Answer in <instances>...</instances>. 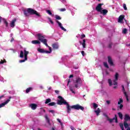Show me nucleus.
<instances>
[{"label": "nucleus", "mask_w": 130, "mask_h": 130, "mask_svg": "<svg viewBox=\"0 0 130 130\" xmlns=\"http://www.w3.org/2000/svg\"><path fill=\"white\" fill-rule=\"evenodd\" d=\"M82 45L83 48H86V40H83V43H82Z\"/></svg>", "instance_id": "obj_20"}, {"label": "nucleus", "mask_w": 130, "mask_h": 130, "mask_svg": "<svg viewBox=\"0 0 130 130\" xmlns=\"http://www.w3.org/2000/svg\"><path fill=\"white\" fill-rule=\"evenodd\" d=\"M126 32H127V29L126 28H124L123 30H122V33L123 34H126Z\"/></svg>", "instance_id": "obj_39"}, {"label": "nucleus", "mask_w": 130, "mask_h": 130, "mask_svg": "<svg viewBox=\"0 0 130 130\" xmlns=\"http://www.w3.org/2000/svg\"><path fill=\"white\" fill-rule=\"evenodd\" d=\"M49 111L51 112V113H52L53 114H54L55 112L54 110H49Z\"/></svg>", "instance_id": "obj_51"}, {"label": "nucleus", "mask_w": 130, "mask_h": 130, "mask_svg": "<svg viewBox=\"0 0 130 130\" xmlns=\"http://www.w3.org/2000/svg\"><path fill=\"white\" fill-rule=\"evenodd\" d=\"M104 116H105L106 117H108V116L107 115V114H104Z\"/></svg>", "instance_id": "obj_60"}, {"label": "nucleus", "mask_w": 130, "mask_h": 130, "mask_svg": "<svg viewBox=\"0 0 130 130\" xmlns=\"http://www.w3.org/2000/svg\"><path fill=\"white\" fill-rule=\"evenodd\" d=\"M108 62L109 64L111 66V67H113L114 66V63H113V61H112V59L110 56L108 57Z\"/></svg>", "instance_id": "obj_7"}, {"label": "nucleus", "mask_w": 130, "mask_h": 130, "mask_svg": "<svg viewBox=\"0 0 130 130\" xmlns=\"http://www.w3.org/2000/svg\"><path fill=\"white\" fill-rule=\"evenodd\" d=\"M114 118H115L116 123L118 122V121L117 120V115H115V117Z\"/></svg>", "instance_id": "obj_42"}, {"label": "nucleus", "mask_w": 130, "mask_h": 130, "mask_svg": "<svg viewBox=\"0 0 130 130\" xmlns=\"http://www.w3.org/2000/svg\"><path fill=\"white\" fill-rule=\"evenodd\" d=\"M119 76L118 73H116L115 75V80H116V81H118Z\"/></svg>", "instance_id": "obj_22"}, {"label": "nucleus", "mask_w": 130, "mask_h": 130, "mask_svg": "<svg viewBox=\"0 0 130 130\" xmlns=\"http://www.w3.org/2000/svg\"><path fill=\"white\" fill-rule=\"evenodd\" d=\"M123 8L125 11L127 10V8L126 7V5L125 4H123Z\"/></svg>", "instance_id": "obj_32"}, {"label": "nucleus", "mask_w": 130, "mask_h": 130, "mask_svg": "<svg viewBox=\"0 0 130 130\" xmlns=\"http://www.w3.org/2000/svg\"><path fill=\"white\" fill-rule=\"evenodd\" d=\"M118 115L119 118L121 120H122V119H123V115H122V113H121V112L118 113Z\"/></svg>", "instance_id": "obj_19"}, {"label": "nucleus", "mask_w": 130, "mask_h": 130, "mask_svg": "<svg viewBox=\"0 0 130 130\" xmlns=\"http://www.w3.org/2000/svg\"><path fill=\"white\" fill-rule=\"evenodd\" d=\"M30 107H31L32 110H35L37 108V105L36 104H31L30 105Z\"/></svg>", "instance_id": "obj_12"}, {"label": "nucleus", "mask_w": 130, "mask_h": 130, "mask_svg": "<svg viewBox=\"0 0 130 130\" xmlns=\"http://www.w3.org/2000/svg\"><path fill=\"white\" fill-rule=\"evenodd\" d=\"M31 43L32 44H41V43L38 40H34L31 41Z\"/></svg>", "instance_id": "obj_18"}, {"label": "nucleus", "mask_w": 130, "mask_h": 130, "mask_svg": "<svg viewBox=\"0 0 130 130\" xmlns=\"http://www.w3.org/2000/svg\"><path fill=\"white\" fill-rule=\"evenodd\" d=\"M24 58H25V59H28L27 55L28 54H29V52L26 51V50H24Z\"/></svg>", "instance_id": "obj_17"}, {"label": "nucleus", "mask_w": 130, "mask_h": 130, "mask_svg": "<svg viewBox=\"0 0 130 130\" xmlns=\"http://www.w3.org/2000/svg\"><path fill=\"white\" fill-rule=\"evenodd\" d=\"M113 85L114 86L117 85V80H116V79H115L113 81Z\"/></svg>", "instance_id": "obj_36"}, {"label": "nucleus", "mask_w": 130, "mask_h": 130, "mask_svg": "<svg viewBox=\"0 0 130 130\" xmlns=\"http://www.w3.org/2000/svg\"><path fill=\"white\" fill-rule=\"evenodd\" d=\"M70 83H71V79H68V84H67L68 86H69V84H70Z\"/></svg>", "instance_id": "obj_53"}, {"label": "nucleus", "mask_w": 130, "mask_h": 130, "mask_svg": "<svg viewBox=\"0 0 130 130\" xmlns=\"http://www.w3.org/2000/svg\"><path fill=\"white\" fill-rule=\"evenodd\" d=\"M55 18L56 19V20H61V17L57 15H55Z\"/></svg>", "instance_id": "obj_34"}, {"label": "nucleus", "mask_w": 130, "mask_h": 130, "mask_svg": "<svg viewBox=\"0 0 130 130\" xmlns=\"http://www.w3.org/2000/svg\"><path fill=\"white\" fill-rule=\"evenodd\" d=\"M16 21H17V19L14 18L10 23V26L12 28H14V27H15V23L16 22Z\"/></svg>", "instance_id": "obj_13"}, {"label": "nucleus", "mask_w": 130, "mask_h": 130, "mask_svg": "<svg viewBox=\"0 0 130 130\" xmlns=\"http://www.w3.org/2000/svg\"><path fill=\"white\" fill-rule=\"evenodd\" d=\"M126 84H127V87H128V85H129V83L128 82H127Z\"/></svg>", "instance_id": "obj_62"}, {"label": "nucleus", "mask_w": 130, "mask_h": 130, "mask_svg": "<svg viewBox=\"0 0 130 130\" xmlns=\"http://www.w3.org/2000/svg\"><path fill=\"white\" fill-rule=\"evenodd\" d=\"M48 46V47H49V51H48V53H51V47L48 46Z\"/></svg>", "instance_id": "obj_44"}, {"label": "nucleus", "mask_w": 130, "mask_h": 130, "mask_svg": "<svg viewBox=\"0 0 130 130\" xmlns=\"http://www.w3.org/2000/svg\"><path fill=\"white\" fill-rule=\"evenodd\" d=\"M123 124L125 128H126V127H128V124L127 123V121H124Z\"/></svg>", "instance_id": "obj_21"}, {"label": "nucleus", "mask_w": 130, "mask_h": 130, "mask_svg": "<svg viewBox=\"0 0 130 130\" xmlns=\"http://www.w3.org/2000/svg\"><path fill=\"white\" fill-rule=\"evenodd\" d=\"M57 121H58V122L59 123H61V121H60V120L59 119H57Z\"/></svg>", "instance_id": "obj_56"}, {"label": "nucleus", "mask_w": 130, "mask_h": 130, "mask_svg": "<svg viewBox=\"0 0 130 130\" xmlns=\"http://www.w3.org/2000/svg\"><path fill=\"white\" fill-rule=\"evenodd\" d=\"M38 51H39V52H40V53H47L48 52H48V51H45L44 49L41 48H38Z\"/></svg>", "instance_id": "obj_10"}, {"label": "nucleus", "mask_w": 130, "mask_h": 130, "mask_svg": "<svg viewBox=\"0 0 130 130\" xmlns=\"http://www.w3.org/2000/svg\"><path fill=\"white\" fill-rule=\"evenodd\" d=\"M112 45H113V44H112V43H110L109 44V45H108V47H109V48H111V47H112Z\"/></svg>", "instance_id": "obj_45"}, {"label": "nucleus", "mask_w": 130, "mask_h": 130, "mask_svg": "<svg viewBox=\"0 0 130 130\" xmlns=\"http://www.w3.org/2000/svg\"><path fill=\"white\" fill-rule=\"evenodd\" d=\"M114 119H115V118H113V119H109L108 120L109 121H110V122H113V120H114Z\"/></svg>", "instance_id": "obj_46"}, {"label": "nucleus", "mask_w": 130, "mask_h": 130, "mask_svg": "<svg viewBox=\"0 0 130 130\" xmlns=\"http://www.w3.org/2000/svg\"><path fill=\"white\" fill-rule=\"evenodd\" d=\"M73 77H74V75H71L69 76L70 79H71V78H73Z\"/></svg>", "instance_id": "obj_58"}, {"label": "nucleus", "mask_w": 130, "mask_h": 130, "mask_svg": "<svg viewBox=\"0 0 130 130\" xmlns=\"http://www.w3.org/2000/svg\"><path fill=\"white\" fill-rule=\"evenodd\" d=\"M122 91L123 92V93H124V92H125V89H124V86L122 85Z\"/></svg>", "instance_id": "obj_47"}, {"label": "nucleus", "mask_w": 130, "mask_h": 130, "mask_svg": "<svg viewBox=\"0 0 130 130\" xmlns=\"http://www.w3.org/2000/svg\"><path fill=\"white\" fill-rule=\"evenodd\" d=\"M74 84H75V87L77 89H79L80 87H79V85H81L82 84L83 81H82V79L80 77H77L75 80L73 81Z\"/></svg>", "instance_id": "obj_5"}, {"label": "nucleus", "mask_w": 130, "mask_h": 130, "mask_svg": "<svg viewBox=\"0 0 130 130\" xmlns=\"http://www.w3.org/2000/svg\"><path fill=\"white\" fill-rule=\"evenodd\" d=\"M93 107L94 109H96V108H97V107H98V105H97V104L94 103H93Z\"/></svg>", "instance_id": "obj_31"}, {"label": "nucleus", "mask_w": 130, "mask_h": 130, "mask_svg": "<svg viewBox=\"0 0 130 130\" xmlns=\"http://www.w3.org/2000/svg\"><path fill=\"white\" fill-rule=\"evenodd\" d=\"M70 128H71L72 130H76V128H75V127H74L73 126H71Z\"/></svg>", "instance_id": "obj_52"}, {"label": "nucleus", "mask_w": 130, "mask_h": 130, "mask_svg": "<svg viewBox=\"0 0 130 130\" xmlns=\"http://www.w3.org/2000/svg\"><path fill=\"white\" fill-rule=\"evenodd\" d=\"M119 126L120 127V128L122 129V130H124V127H123V124L120 123L119 124Z\"/></svg>", "instance_id": "obj_28"}, {"label": "nucleus", "mask_w": 130, "mask_h": 130, "mask_svg": "<svg viewBox=\"0 0 130 130\" xmlns=\"http://www.w3.org/2000/svg\"><path fill=\"white\" fill-rule=\"evenodd\" d=\"M108 83L110 86H112V81L111 80V79H108Z\"/></svg>", "instance_id": "obj_33"}, {"label": "nucleus", "mask_w": 130, "mask_h": 130, "mask_svg": "<svg viewBox=\"0 0 130 130\" xmlns=\"http://www.w3.org/2000/svg\"><path fill=\"white\" fill-rule=\"evenodd\" d=\"M4 97H5V95H2L0 96V100H2V98H4Z\"/></svg>", "instance_id": "obj_55"}, {"label": "nucleus", "mask_w": 130, "mask_h": 130, "mask_svg": "<svg viewBox=\"0 0 130 130\" xmlns=\"http://www.w3.org/2000/svg\"><path fill=\"white\" fill-rule=\"evenodd\" d=\"M126 130H130V127H128L126 129Z\"/></svg>", "instance_id": "obj_64"}, {"label": "nucleus", "mask_w": 130, "mask_h": 130, "mask_svg": "<svg viewBox=\"0 0 130 130\" xmlns=\"http://www.w3.org/2000/svg\"><path fill=\"white\" fill-rule=\"evenodd\" d=\"M0 23H2V17L0 16Z\"/></svg>", "instance_id": "obj_63"}, {"label": "nucleus", "mask_w": 130, "mask_h": 130, "mask_svg": "<svg viewBox=\"0 0 130 130\" xmlns=\"http://www.w3.org/2000/svg\"><path fill=\"white\" fill-rule=\"evenodd\" d=\"M46 13H47V14H48L49 15H52V13L49 10H46Z\"/></svg>", "instance_id": "obj_37"}, {"label": "nucleus", "mask_w": 130, "mask_h": 130, "mask_svg": "<svg viewBox=\"0 0 130 130\" xmlns=\"http://www.w3.org/2000/svg\"><path fill=\"white\" fill-rule=\"evenodd\" d=\"M124 94L126 97V99L127 101H129V100H128V96L127 95V94L126 93V92H124Z\"/></svg>", "instance_id": "obj_29"}, {"label": "nucleus", "mask_w": 130, "mask_h": 130, "mask_svg": "<svg viewBox=\"0 0 130 130\" xmlns=\"http://www.w3.org/2000/svg\"><path fill=\"white\" fill-rule=\"evenodd\" d=\"M32 87H28L26 89V93H29V92H30V91L32 90Z\"/></svg>", "instance_id": "obj_23"}, {"label": "nucleus", "mask_w": 130, "mask_h": 130, "mask_svg": "<svg viewBox=\"0 0 130 130\" xmlns=\"http://www.w3.org/2000/svg\"><path fill=\"white\" fill-rule=\"evenodd\" d=\"M37 38L39 41H41L42 43H43L46 46H48L47 44V39H45V37L43 36L41 34H38L37 35Z\"/></svg>", "instance_id": "obj_4"}, {"label": "nucleus", "mask_w": 130, "mask_h": 130, "mask_svg": "<svg viewBox=\"0 0 130 130\" xmlns=\"http://www.w3.org/2000/svg\"><path fill=\"white\" fill-rule=\"evenodd\" d=\"M54 105H55V102H52L48 104L49 106H54Z\"/></svg>", "instance_id": "obj_30"}, {"label": "nucleus", "mask_w": 130, "mask_h": 130, "mask_svg": "<svg viewBox=\"0 0 130 130\" xmlns=\"http://www.w3.org/2000/svg\"><path fill=\"white\" fill-rule=\"evenodd\" d=\"M106 103H107L108 105H109V104H110V101H106Z\"/></svg>", "instance_id": "obj_54"}, {"label": "nucleus", "mask_w": 130, "mask_h": 130, "mask_svg": "<svg viewBox=\"0 0 130 130\" xmlns=\"http://www.w3.org/2000/svg\"><path fill=\"white\" fill-rule=\"evenodd\" d=\"M85 37H86V35H85L84 34H83L81 35V39H83V38H85Z\"/></svg>", "instance_id": "obj_49"}, {"label": "nucleus", "mask_w": 130, "mask_h": 130, "mask_svg": "<svg viewBox=\"0 0 130 130\" xmlns=\"http://www.w3.org/2000/svg\"><path fill=\"white\" fill-rule=\"evenodd\" d=\"M48 19L49 20V22L51 23L52 25H53V24H54V23L52 21V20H51V18L48 17Z\"/></svg>", "instance_id": "obj_35"}, {"label": "nucleus", "mask_w": 130, "mask_h": 130, "mask_svg": "<svg viewBox=\"0 0 130 130\" xmlns=\"http://www.w3.org/2000/svg\"><path fill=\"white\" fill-rule=\"evenodd\" d=\"M81 54H82L83 56H85V51H81Z\"/></svg>", "instance_id": "obj_50"}, {"label": "nucleus", "mask_w": 130, "mask_h": 130, "mask_svg": "<svg viewBox=\"0 0 130 130\" xmlns=\"http://www.w3.org/2000/svg\"><path fill=\"white\" fill-rule=\"evenodd\" d=\"M20 57L23 58L24 57V52L23 51H20Z\"/></svg>", "instance_id": "obj_26"}, {"label": "nucleus", "mask_w": 130, "mask_h": 130, "mask_svg": "<svg viewBox=\"0 0 130 130\" xmlns=\"http://www.w3.org/2000/svg\"><path fill=\"white\" fill-rule=\"evenodd\" d=\"M123 107V105L122 104H120L119 107V109H122Z\"/></svg>", "instance_id": "obj_48"}, {"label": "nucleus", "mask_w": 130, "mask_h": 130, "mask_svg": "<svg viewBox=\"0 0 130 130\" xmlns=\"http://www.w3.org/2000/svg\"><path fill=\"white\" fill-rule=\"evenodd\" d=\"M104 5V4L101 3L99 4L95 7V10L101 13V14H102L104 16H105V15H107V13H108V10L106 9L102 10V6Z\"/></svg>", "instance_id": "obj_3"}, {"label": "nucleus", "mask_w": 130, "mask_h": 130, "mask_svg": "<svg viewBox=\"0 0 130 130\" xmlns=\"http://www.w3.org/2000/svg\"><path fill=\"white\" fill-rule=\"evenodd\" d=\"M24 14L26 17H28V16H29V14L30 15H36L38 17H41V15H40L39 13L37 12L32 8H28L27 11H24Z\"/></svg>", "instance_id": "obj_2"}, {"label": "nucleus", "mask_w": 130, "mask_h": 130, "mask_svg": "<svg viewBox=\"0 0 130 130\" xmlns=\"http://www.w3.org/2000/svg\"><path fill=\"white\" fill-rule=\"evenodd\" d=\"M70 91H71V92H72V93H75V91H73V89H72V88L70 89Z\"/></svg>", "instance_id": "obj_61"}, {"label": "nucleus", "mask_w": 130, "mask_h": 130, "mask_svg": "<svg viewBox=\"0 0 130 130\" xmlns=\"http://www.w3.org/2000/svg\"><path fill=\"white\" fill-rule=\"evenodd\" d=\"M52 47L53 48V49H54V50L55 49H58V43L56 42L55 43H53L52 44Z\"/></svg>", "instance_id": "obj_9"}, {"label": "nucleus", "mask_w": 130, "mask_h": 130, "mask_svg": "<svg viewBox=\"0 0 130 130\" xmlns=\"http://www.w3.org/2000/svg\"><path fill=\"white\" fill-rule=\"evenodd\" d=\"M94 112L96 113L97 116L100 115V113L101 112L100 108H98L96 110H94Z\"/></svg>", "instance_id": "obj_15"}, {"label": "nucleus", "mask_w": 130, "mask_h": 130, "mask_svg": "<svg viewBox=\"0 0 130 130\" xmlns=\"http://www.w3.org/2000/svg\"><path fill=\"white\" fill-rule=\"evenodd\" d=\"M27 59H25V58H24V59L23 60H19V62L22 63V62H25V61H26V60H27Z\"/></svg>", "instance_id": "obj_43"}, {"label": "nucleus", "mask_w": 130, "mask_h": 130, "mask_svg": "<svg viewBox=\"0 0 130 130\" xmlns=\"http://www.w3.org/2000/svg\"><path fill=\"white\" fill-rule=\"evenodd\" d=\"M5 62H7V61L6 60V59H4V60H1L0 63L1 64H3V63H5Z\"/></svg>", "instance_id": "obj_41"}, {"label": "nucleus", "mask_w": 130, "mask_h": 130, "mask_svg": "<svg viewBox=\"0 0 130 130\" xmlns=\"http://www.w3.org/2000/svg\"><path fill=\"white\" fill-rule=\"evenodd\" d=\"M58 99H60V100L57 101V104H58V105H62V104L67 105V113H71L72 109H75V110H80H80H82V111H84V109H85L84 107L81 106L79 104L70 106V104H69V103L64 100V99L60 95L58 96Z\"/></svg>", "instance_id": "obj_1"}, {"label": "nucleus", "mask_w": 130, "mask_h": 130, "mask_svg": "<svg viewBox=\"0 0 130 130\" xmlns=\"http://www.w3.org/2000/svg\"><path fill=\"white\" fill-rule=\"evenodd\" d=\"M123 102V101H122V99H120L119 102H118V104L119 105L121 103H122Z\"/></svg>", "instance_id": "obj_40"}, {"label": "nucleus", "mask_w": 130, "mask_h": 130, "mask_svg": "<svg viewBox=\"0 0 130 130\" xmlns=\"http://www.w3.org/2000/svg\"><path fill=\"white\" fill-rule=\"evenodd\" d=\"M45 117L46 118V121L48 123L49 125H50V119H49V118L48 117V115H45Z\"/></svg>", "instance_id": "obj_14"}, {"label": "nucleus", "mask_w": 130, "mask_h": 130, "mask_svg": "<svg viewBox=\"0 0 130 130\" xmlns=\"http://www.w3.org/2000/svg\"><path fill=\"white\" fill-rule=\"evenodd\" d=\"M49 102H51V99H47L46 100V102H45V104H48Z\"/></svg>", "instance_id": "obj_24"}, {"label": "nucleus", "mask_w": 130, "mask_h": 130, "mask_svg": "<svg viewBox=\"0 0 130 130\" xmlns=\"http://www.w3.org/2000/svg\"><path fill=\"white\" fill-rule=\"evenodd\" d=\"M3 21L4 24H5L6 27H8V26L9 25V23H8V21H7V20L4 19Z\"/></svg>", "instance_id": "obj_27"}, {"label": "nucleus", "mask_w": 130, "mask_h": 130, "mask_svg": "<svg viewBox=\"0 0 130 130\" xmlns=\"http://www.w3.org/2000/svg\"><path fill=\"white\" fill-rule=\"evenodd\" d=\"M56 23H57L59 27L61 29V30H63V31H64V32H67V29L64 28L63 26H62V25L61 24V23L58 21V20L56 21Z\"/></svg>", "instance_id": "obj_8"}, {"label": "nucleus", "mask_w": 130, "mask_h": 130, "mask_svg": "<svg viewBox=\"0 0 130 130\" xmlns=\"http://www.w3.org/2000/svg\"><path fill=\"white\" fill-rule=\"evenodd\" d=\"M104 66L106 69H109V66H108V64H107V62H104Z\"/></svg>", "instance_id": "obj_25"}, {"label": "nucleus", "mask_w": 130, "mask_h": 130, "mask_svg": "<svg viewBox=\"0 0 130 130\" xmlns=\"http://www.w3.org/2000/svg\"><path fill=\"white\" fill-rule=\"evenodd\" d=\"M59 11H60V12H66V11H67V9L66 8H61L59 9Z\"/></svg>", "instance_id": "obj_38"}, {"label": "nucleus", "mask_w": 130, "mask_h": 130, "mask_svg": "<svg viewBox=\"0 0 130 130\" xmlns=\"http://www.w3.org/2000/svg\"><path fill=\"white\" fill-rule=\"evenodd\" d=\"M124 19V15H120L118 18V23H122V21Z\"/></svg>", "instance_id": "obj_11"}, {"label": "nucleus", "mask_w": 130, "mask_h": 130, "mask_svg": "<svg viewBox=\"0 0 130 130\" xmlns=\"http://www.w3.org/2000/svg\"><path fill=\"white\" fill-rule=\"evenodd\" d=\"M124 121H128V120H130V117L128 114H125V117L124 118Z\"/></svg>", "instance_id": "obj_16"}, {"label": "nucleus", "mask_w": 130, "mask_h": 130, "mask_svg": "<svg viewBox=\"0 0 130 130\" xmlns=\"http://www.w3.org/2000/svg\"><path fill=\"white\" fill-rule=\"evenodd\" d=\"M14 41V38H12L10 41V42H13Z\"/></svg>", "instance_id": "obj_59"}, {"label": "nucleus", "mask_w": 130, "mask_h": 130, "mask_svg": "<svg viewBox=\"0 0 130 130\" xmlns=\"http://www.w3.org/2000/svg\"><path fill=\"white\" fill-rule=\"evenodd\" d=\"M55 93H56V94H58V93H59V91H58V90H55Z\"/></svg>", "instance_id": "obj_57"}, {"label": "nucleus", "mask_w": 130, "mask_h": 130, "mask_svg": "<svg viewBox=\"0 0 130 130\" xmlns=\"http://www.w3.org/2000/svg\"><path fill=\"white\" fill-rule=\"evenodd\" d=\"M11 99H12V96H9V99L8 100H7L4 103L0 104V108H2V107H4V106L7 105V104H8V103L11 101Z\"/></svg>", "instance_id": "obj_6"}]
</instances>
